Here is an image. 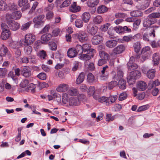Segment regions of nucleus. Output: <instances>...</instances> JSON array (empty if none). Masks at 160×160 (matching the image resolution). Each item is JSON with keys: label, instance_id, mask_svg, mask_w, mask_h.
Returning <instances> with one entry per match:
<instances>
[{"label": "nucleus", "instance_id": "13", "mask_svg": "<svg viewBox=\"0 0 160 160\" xmlns=\"http://www.w3.org/2000/svg\"><path fill=\"white\" fill-rule=\"evenodd\" d=\"M103 40L102 37L99 35L93 36L92 39V44L94 45L99 44Z\"/></svg>", "mask_w": 160, "mask_h": 160}, {"label": "nucleus", "instance_id": "61", "mask_svg": "<svg viewBox=\"0 0 160 160\" xmlns=\"http://www.w3.org/2000/svg\"><path fill=\"white\" fill-rule=\"evenodd\" d=\"M50 26L49 25H46L40 31V33L42 34L48 32V30L50 28Z\"/></svg>", "mask_w": 160, "mask_h": 160}, {"label": "nucleus", "instance_id": "54", "mask_svg": "<svg viewBox=\"0 0 160 160\" xmlns=\"http://www.w3.org/2000/svg\"><path fill=\"white\" fill-rule=\"evenodd\" d=\"M130 15L132 17H139L140 16V11L139 10L133 11L131 12Z\"/></svg>", "mask_w": 160, "mask_h": 160}, {"label": "nucleus", "instance_id": "32", "mask_svg": "<svg viewBox=\"0 0 160 160\" xmlns=\"http://www.w3.org/2000/svg\"><path fill=\"white\" fill-rule=\"evenodd\" d=\"M108 8L104 5H101L98 8L97 12L98 13H103L108 11Z\"/></svg>", "mask_w": 160, "mask_h": 160}, {"label": "nucleus", "instance_id": "3", "mask_svg": "<svg viewBox=\"0 0 160 160\" xmlns=\"http://www.w3.org/2000/svg\"><path fill=\"white\" fill-rule=\"evenodd\" d=\"M117 98V96H111L109 98L105 96L100 97L98 102L100 103H104L107 106L114 102Z\"/></svg>", "mask_w": 160, "mask_h": 160}, {"label": "nucleus", "instance_id": "30", "mask_svg": "<svg viewBox=\"0 0 160 160\" xmlns=\"http://www.w3.org/2000/svg\"><path fill=\"white\" fill-rule=\"evenodd\" d=\"M85 74L83 72H81L79 75L76 80V83L79 84L82 83L84 80Z\"/></svg>", "mask_w": 160, "mask_h": 160}, {"label": "nucleus", "instance_id": "39", "mask_svg": "<svg viewBox=\"0 0 160 160\" xmlns=\"http://www.w3.org/2000/svg\"><path fill=\"white\" fill-rule=\"evenodd\" d=\"M68 94L71 96H75L78 94V92L76 88H72L69 90L68 91Z\"/></svg>", "mask_w": 160, "mask_h": 160}, {"label": "nucleus", "instance_id": "38", "mask_svg": "<svg viewBox=\"0 0 160 160\" xmlns=\"http://www.w3.org/2000/svg\"><path fill=\"white\" fill-rule=\"evenodd\" d=\"M123 75V72L120 70L118 69L117 75L115 76L114 78L117 81L119 79H123L122 78Z\"/></svg>", "mask_w": 160, "mask_h": 160}, {"label": "nucleus", "instance_id": "8", "mask_svg": "<svg viewBox=\"0 0 160 160\" xmlns=\"http://www.w3.org/2000/svg\"><path fill=\"white\" fill-rule=\"evenodd\" d=\"M8 24L10 29L14 31H16L20 27V24L12 20L8 21Z\"/></svg>", "mask_w": 160, "mask_h": 160}, {"label": "nucleus", "instance_id": "44", "mask_svg": "<svg viewBox=\"0 0 160 160\" xmlns=\"http://www.w3.org/2000/svg\"><path fill=\"white\" fill-rule=\"evenodd\" d=\"M150 48L149 46H146L143 48L141 52L142 54L149 55L148 51L150 50Z\"/></svg>", "mask_w": 160, "mask_h": 160}, {"label": "nucleus", "instance_id": "18", "mask_svg": "<svg viewBox=\"0 0 160 160\" xmlns=\"http://www.w3.org/2000/svg\"><path fill=\"white\" fill-rule=\"evenodd\" d=\"M80 7L77 5L76 2H74L69 8V11L73 12H77L80 11Z\"/></svg>", "mask_w": 160, "mask_h": 160}, {"label": "nucleus", "instance_id": "41", "mask_svg": "<svg viewBox=\"0 0 160 160\" xmlns=\"http://www.w3.org/2000/svg\"><path fill=\"white\" fill-rule=\"evenodd\" d=\"M102 21V17L99 15L97 16L93 19V22L95 24H99Z\"/></svg>", "mask_w": 160, "mask_h": 160}, {"label": "nucleus", "instance_id": "22", "mask_svg": "<svg viewBox=\"0 0 160 160\" xmlns=\"http://www.w3.org/2000/svg\"><path fill=\"white\" fill-rule=\"evenodd\" d=\"M133 47L134 49V51L136 53V57L137 58H140L139 52L140 50V42H137L135 43L133 45Z\"/></svg>", "mask_w": 160, "mask_h": 160}, {"label": "nucleus", "instance_id": "62", "mask_svg": "<svg viewBox=\"0 0 160 160\" xmlns=\"http://www.w3.org/2000/svg\"><path fill=\"white\" fill-rule=\"evenodd\" d=\"M150 36H149V34H148L147 33H144L142 36V38L144 40H145L146 41L148 42H149L150 41H152L151 39H150Z\"/></svg>", "mask_w": 160, "mask_h": 160}, {"label": "nucleus", "instance_id": "40", "mask_svg": "<svg viewBox=\"0 0 160 160\" xmlns=\"http://www.w3.org/2000/svg\"><path fill=\"white\" fill-rule=\"evenodd\" d=\"M84 22L81 19H77L75 22V26L78 28H81L83 27Z\"/></svg>", "mask_w": 160, "mask_h": 160}, {"label": "nucleus", "instance_id": "56", "mask_svg": "<svg viewBox=\"0 0 160 160\" xmlns=\"http://www.w3.org/2000/svg\"><path fill=\"white\" fill-rule=\"evenodd\" d=\"M110 25V24L109 23H106L102 25L100 27V29L102 31L105 32L108 30Z\"/></svg>", "mask_w": 160, "mask_h": 160}, {"label": "nucleus", "instance_id": "52", "mask_svg": "<svg viewBox=\"0 0 160 160\" xmlns=\"http://www.w3.org/2000/svg\"><path fill=\"white\" fill-rule=\"evenodd\" d=\"M122 30V27L120 26H116L114 28V30L120 34H123Z\"/></svg>", "mask_w": 160, "mask_h": 160}, {"label": "nucleus", "instance_id": "28", "mask_svg": "<svg viewBox=\"0 0 160 160\" xmlns=\"http://www.w3.org/2000/svg\"><path fill=\"white\" fill-rule=\"evenodd\" d=\"M36 85L33 83H30L25 89V90L27 92L34 93L35 92V88H36Z\"/></svg>", "mask_w": 160, "mask_h": 160}, {"label": "nucleus", "instance_id": "26", "mask_svg": "<svg viewBox=\"0 0 160 160\" xmlns=\"http://www.w3.org/2000/svg\"><path fill=\"white\" fill-rule=\"evenodd\" d=\"M108 65H106L103 67L101 72H100V77H106L108 75Z\"/></svg>", "mask_w": 160, "mask_h": 160}, {"label": "nucleus", "instance_id": "63", "mask_svg": "<svg viewBox=\"0 0 160 160\" xmlns=\"http://www.w3.org/2000/svg\"><path fill=\"white\" fill-rule=\"evenodd\" d=\"M60 30L58 28H56L54 29L52 32V35L53 36L56 37L59 33Z\"/></svg>", "mask_w": 160, "mask_h": 160}, {"label": "nucleus", "instance_id": "34", "mask_svg": "<svg viewBox=\"0 0 160 160\" xmlns=\"http://www.w3.org/2000/svg\"><path fill=\"white\" fill-rule=\"evenodd\" d=\"M8 31H3L1 33L2 39L3 40H6L10 36L11 33L9 30Z\"/></svg>", "mask_w": 160, "mask_h": 160}, {"label": "nucleus", "instance_id": "7", "mask_svg": "<svg viewBox=\"0 0 160 160\" xmlns=\"http://www.w3.org/2000/svg\"><path fill=\"white\" fill-rule=\"evenodd\" d=\"M75 36L81 42H85L88 39V34L83 31H80L76 34Z\"/></svg>", "mask_w": 160, "mask_h": 160}, {"label": "nucleus", "instance_id": "19", "mask_svg": "<svg viewBox=\"0 0 160 160\" xmlns=\"http://www.w3.org/2000/svg\"><path fill=\"white\" fill-rule=\"evenodd\" d=\"M68 88V85L66 84L62 83L59 84L56 88L58 92H63L66 91Z\"/></svg>", "mask_w": 160, "mask_h": 160}, {"label": "nucleus", "instance_id": "58", "mask_svg": "<svg viewBox=\"0 0 160 160\" xmlns=\"http://www.w3.org/2000/svg\"><path fill=\"white\" fill-rule=\"evenodd\" d=\"M148 88L147 83L144 81H141V91H143Z\"/></svg>", "mask_w": 160, "mask_h": 160}, {"label": "nucleus", "instance_id": "10", "mask_svg": "<svg viewBox=\"0 0 160 160\" xmlns=\"http://www.w3.org/2000/svg\"><path fill=\"white\" fill-rule=\"evenodd\" d=\"M68 103L69 105L71 106H79L80 104L78 98L76 97H72L70 98Z\"/></svg>", "mask_w": 160, "mask_h": 160}, {"label": "nucleus", "instance_id": "24", "mask_svg": "<svg viewBox=\"0 0 160 160\" xmlns=\"http://www.w3.org/2000/svg\"><path fill=\"white\" fill-rule=\"evenodd\" d=\"M147 77L150 79H153L156 75V70L154 69H150L146 73Z\"/></svg>", "mask_w": 160, "mask_h": 160}, {"label": "nucleus", "instance_id": "15", "mask_svg": "<svg viewBox=\"0 0 160 160\" xmlns=\"http://www.w3.org/2000/svg\"><path fill=\"white\" fill-rule=\"evenodd\" d=\"M20 45L21 46L24 47V52L27 55H29L31 54L32 52V47L30 46V45L25 44H21L19 43Z\"/></svg>", "mask_w": 160, "mask_h": 160}, {"label": "nucleus", "instance_id": "45", "mask_svg": "<svg viewBox=\"0 0 160 160\" xmlns=\"http://www.w3.org/2000/svg\"><path fill=\"white\" fill-rule=\"evenodd\" d=\"M29 83L28 80L27 79H24L22 80L20 84V87L22 88H25L28 86Z\"/></svg>", "mask_w": 160, "mask_h": 160}, {"label": "nucleus", "instance_id": "57", "mask_svg": "<svg viewBox=\"0 0 160 160\" xmlns=\"http://www.w3.org/2000/svg\"><path fill=\"white\" fill-rule=\"evenodd\" d=\"M1 29L2 31H8L9 30L8 26L5 23H2L1 24Z\"/></svg>", "mask_w": 160, "mask_h": 160}, {"label": "nucleus", "instance_id": "55", "mask_svg": "<svg viewBox=\"0 0 160 160\" xmlns=\"http://www.w3.org/2000/svg\"><path fill=\"white\" fill-rule=\"evenodd\" d=\"M37 77L42 80H45L47 78V76L45 73L41 72L39 73Z\"/></svg>", "mask_w": 160, "mask_h": 160}, {"label": "nucleus", "instance_id": "1", "mask_svg": "<svg viewBox=\"0 0 160 160\" xmlns=\"http://www.w3.org/2000/svg\"><path fill=\"white\" fill-rule=\"evenodd\" d=\"M128 70L134 71L130 72L129 75L127 77V82L130 85L134 83L135 80L140 77V72L138 70H135L138 68V65L135 63H129L128 65Z\"/></svg>", "mask_w": 160, "mask_h": 160}, {"label": "nucleus", "instance_id": "47", "mask_svg": "<svg viewBox=\"0 0 160 160\" xmlns=\"http://www.w3.org/2000/svg\"><path fill=\"white\" fill-rule=\"evenodd\" d=\"M118 85L117 81H112L110 82L108 86V88L109 89H111Z\"/></svg>", "mask_w": 160, "mask_h": 160}, {"label": "nucleus", "instance_id": "17", "mask_svg": "<svg viewBox=\"0 0 160 160\" xmlns=\"http://www.w3.org/2000/svg\"><path fill=\"white\" fill-rule=\"evenodd\" d=\"M0 52L3 56H7L9 58L11 57V54L8 48L7 47L4 46V45H3L1 48Z\"/></svg>", "mask_w": 160, "mask_h": 160}, {"label": "nucleus", "instance_id": "36", "mask_svg": "<svg viewBox=\"0 0 160 160\" xmlns=\"http://www.w3.org/2000/svg\"><path fill=\"white\" fill-rule=\"evenodd\" d=\"M32 23V21H29L23 24L21 27V29L23 31L27 30L29 28Z\"/></svg>", "mask_w": 160, "mask_h": 160}, {"label": "nucleus", "instance_id": "5", "mask_svg": "<svg viewBox=\"0 0 160 160\" xmlns=\"http://www.w3.org/2000/svg\"><path fill=\"white\" fill-rule=\"evenodd\" d=\"M150 29V31L148 34L150 36L149 39L152 40L155 38L156 35L159 33L160 29L159 26L155 25L151 28Z\"/></svg>", "mask_w": 160, "mask_h": 160}, {"label": "nucleus", "instance_id": "43", "mask_svg": "<svg viewBox=\"0 0 160 160\" xmlns=\"http://www.w3.org/2000/svg\"><path fill=\"white\" fill-rule=\"evenodd\" d=\"M148 17L149 18L153 19L154 18H160V12H152L150 14Z\"/></svg>", "mask_w": 160, "mask_h": 160}, {"label": "nucleus", "instance_id": "51", "mask_svg": "<svg viewBox=\"0 0 160 160\" xmlns=\"http://www.w3.org/2000/svg\"><path fill=\"white\" fill-rule=\"evenodd\" d=\"M7 71V70L6 68H0V77L1 78L5 77Z\"/></svg>", "mask_w": 160, "mask_h": 160}, {"label": "nucleus", "instance_id": "42", "mask_svg": "<svg viewBox=\"0 0 160 160\" xmlns=\"http://www.w3.org/2000/svg\"><path fill=\"white\" fill-rule=\"evenodd\" d=\"M8 7V6L6 2L2 0H0V10H6Z\"/></svg>", "mask_w": 160, "mask_h": 160}, {"label": "nucleus", "instance_id": "4", "mask_svg": "<svg viewBox=\"0 0 160 160\" xmlns=\"http://www.w3.org/2000/svg\"><path fill=\"white\" fill-rule=\"evenodd\" d=\"M98 29V27L94 26L91 22H90L87 25L86 30L88 32L90 35H95L97 32Z\"/></svg>", "mask_w": 160, "mask_h": 160}, {"label": "nucleus", "instance_id": "31", "mask_svg": "<svg viewBox=\"0 0 160 160\" xmlns=\"http://www.w3.org/2000/svg\"><path fill=\"white\" fill-rule=\"evenodd\" d=\"M52 37V35L50 33L45 34L42 35L41 38L42 41L44 42H47L49 41Z\"/></svg>", "mask_w": 160, "mask_h": 160}, {"label": "nucleus", "instance_id": "59", "mask_svg": "<svg viewBox=\"0 0 160 160\" xmlns=\"http://www.w3.org/2000/svg\"><path fill=\"white\" fill-rule=\"evenodd\" d=\"M150 45L153 48H157L158 47V41L156 42V41L152 39V41L149 42Z\"/></svg>", "mask_w": 160, "mask_h": 160}, {"label": "nucleus", "instance_id": "11", "mask_svg": "<svg viewBox=\"0 0 160 160\" xmlns=\"http://www.w3.org/2000/svg\"><path fill=\"white\" fill-rule=\"evenodd\" d=\"M156 22V21L155 20L149 18L148 17L144 19L143 21V25L145 27H149Z\"/></svg>", "mask_w": 160, "mask_h": 160}, {"label": "nucleus", "instance_id": "49", "mask_svg": "<svg viewBox=\"0 0 160 160\" xmlns=\"http://www.w3.org/2000/svg\"><path fill=\"white\" fill-rule=\"evenodd\" d=\"M49 47L50 49L52 51H55L57 49V45L53 42H49Z\"/></svg>", "mask_w": 160, "mask_h": 160}, {"label": "nucleus", "instance_id": "2", "mask_svg": "<svg viewBox=\"0 0 160 160\" xmlns=\"http://www.w3.org/2000/svg\"><path fill=\"white\" fill-rule=\"evenodd\" d=\"M36 40L35 35L32 33H28L25 35L24 39H21L19 43L25 44L27 45H30L32 43Z\"/></svg>", "mask_w": 160, "mask_h": 160}, {"label": "nucleus", "instance_id": "6", "mask_svg": "<svg viewBox=\"0 0 160 160\" xmlns=\"http://www.w3.org/2000/svg\"><path fill=\"white\" fill-rule=\"evenodd\" d=\"M45 16L43 14L40 15L35 17L33 20V22L35 24V27L38 26L43 24L44 22L43 19Z\"/></svg>", "mask_w": 160, "mask_h": 160}, {"label": "nucleus", "instance_id": "50", "mask_svg": "<svg viewBox=\"0 0 160 160\" xmlns=\"http://www.w3.org/2000/svg\"><path fill=\"white\" fill-rule=\"evenodd\" d=\"M88 81L89 83H93L94 80V77L92 73H89L87 76Z\"/></svg>", "mask_w": 160, "mask_h": 160}, {"label": "nucleus", "instance_id": "48", "mask_svg": "<svg viewBox=\"0 0 160 160\" xmlns=\"http://www.w3.org/2000/svg\"><path fill=\"white\" fill-rule=\"evenodd\" d=\"M71 0H65L60 5V7L64 8L69 6L71 3Z\"/></svg>", "mask_w": 160, "mask_h": 160}, {"label": "nucleus", "instance_id": "23", "mask_svg": "<svg viewBox=\"0 0 160 160\" xmlns=\"http://www.w3.org/2000/svg\"><path fill=\"white\" fill-rule=\"evenodd\" d=\"M91 16L90 14L88 12H85L83 13L81 16L82 20L85 23L88 22L90 19Z\"/></svg>", "mask_w": 160, "mask_h": 160}, {"label": "nucleus", "instance_id": "60", "mask_svg": "<svg viewBox=\"0 0 160 160\" xmlns=\"http://www.w3.org/2000/svg\"><path fill=\"white\" fill-rule=\"evenodd\" d=\"M140 24V20H136L133 23V29L136 30L139 28V25Z\"/></svg>", "mask_w": 160, "mask_h": 160}, {"label": "nucleus", "instance_id": "14", "mask_svg": "<svg viewBox=\"0 0 160 160\" xmlns=\"http://www.w3.org/2000/svg\"><path fill=\"white\" fill-rule=\"evenodd\" d=\"M90 52V53H87L86 54H82L79 57V58L81 60L87 61L90 60L93 57L94 53Z\"/></svg>", "mask_w": 160, "mask_h": 160}, {"label": "nucleus", "instance_id": "25", "mask_svg": "<svg viewBox=\"0 0 160 160\" xmlns=\"http://www.w3.org/2000/svg\"><path fill=\"white\" fill-rule=\"evenodd\" d=\"M99 55L101 59L106 61L109 60L110 58L109 55L103 51H101L99 52Z\"/></svg>", "mask_w": 160, "mask_h": 160}, {"label": "nucleus", "instance_id": "37", "mask_svg": "<svg viewBox=\"0 0 160 160\" xmlns=\"http://www.w3.org/2000/svg\"><path fill=\"white\" fill-rule=\"evenodd\" d=\"M75 50V52H76L77 54L80 56L82 54V52H83L82 46L80 45H77L76 46Z\"/></svg>", "mask_w": 160, "mask_h": 160}, {"label": "nucleus", "instance_id": "35", "mask_svg": "<svg viewBox=\"0 0 160 160\" xmlns=\"http://www.w3.org/2000/svg\"><path fill=\"white\" fill-rule=\"evenodd\" d=\"M118 86L119 88L122 89H124L126 88V82L123 79L118 80Z\"/></svg>", "mask_w": 160, "mask_h": 160}, {"label": "nucleus", "instance_id": "53", "mask_svg": "<svg viewBox=\"0 0 160 160\" xmlns=\"http://www.w3.org/2000/svg\"><path fill=\"white\" fill-rule=\"evenodd\" d=\"M95 88L93 86H90L88 91V94L90 96L92 95L95 93Z\"/></svg>", "mask_w": 160, "mask_h": 160}, {"label": "nucleus", "instance_id": "12", "mask_svg": "<svg viewBox=\"0 0 160 160\" xmlns=\"http://www.w3.org/2000/svg\"><path fill=\"white\" fill-rule=\"evenodd\" d=\"M21 72L22 75L26 78L29 77L31 75V70L28 66H25L22 68Z\"/></svg>", "mask_w": 160, "mask_h": 160}, {"label": "nucleus", "instance_id": "29", "mask_svg": "<svg viewBox=\"0 0 160 160\" xmlns=\"http://www.w3.org/2000/svg\"><path fill=\"white\" fill-rule=\"evenodd\" d=\"M68 56L70 58L76 57L77 55L75 50L74 48H70L68 49L67 52Z\"/></svg>", "mask_w": 160, "mask_h": 160}, {"label": "nucleus", "instance_id": "27", "mask_svg": "<svg viewBox=\"0 0 160 160\" xmlns=\"http://www.w3.org/2000/svg\"><path fill=\"white\" fill-rule=\"evenodd\" d=\"M153 65H157L159 63L160 58L159 55L158 53H155L153 54L152 56Z\"/></svg>", "mask_w": 160, "mask_h": 160}, {"label": "nucleus", "instance_id": "20", "mask_svg": "<svg viewBox=\"0 0 160 160\" xmlns=\"http://www.w3.org/2000/svg\"><path fill=\"white\" fill-rule=\"evenodd\" d=\"M125 50V47L122 45H119L114 48L113 50V52L118 54L122 53Z\"/></svg>", "mask_w": 160, "mask_h": 160}, {"label": "nucleus", "instance_id": "21", "mask_svg": "<svg viewBox=\"0 0 160 160\" xmlns=\"http://www.w3.org/2000/svg\"><path fill=\"white\" fill-rule=\"evenodd\" d=\"M105 44L108 47L112 48L117 45V41L113 39L109 40L106 42Z\"/></svg>", "mask_w": 160, "mask_h": 160}, {"label": "nucleus", "instance_id": "9", "mask_svg": "<svg viewBox=\"0 0 160 160\" xmlns=\"http://www.w3.org/2000/svg\"><path fill=\"white\" fill-rule=\"evenodd\" d=\"M21 16V12L19 11H16L12 12L11 16L9 14H7L6 19L7 20L8 18L10 17L11 18L15 20H18L20 19Z\"/></svg>", "mask_w": 160, "mask_h": 160}, {"label": "nucleus", "instance_id": "33", "mask_svg": "<svg viewBox=\"0 0 160 160\" xmlns=\"http://www.w3.org/2000/svg\"><path fill=\"white\" fill-rule=\"evenodd\" d=\"M99 0H90L88 1V6L90 7H93L97 5L99 3Z\"/></svg>", "mask_w": 160, "mask_h": 160}, {"label": "nucleus", "instance_id": "16", "mask_svg": "<svg viewBox=\"0 0 160 160\" xmlns=\"http://www.w3.org/2000/svg\"><path fill=\"white\" fill-rule=\"evenodd\" d=\"M82 47L84 52L90 53V52H92V53H95V50L94 49L91 48V46L88 44H86L82 45Z\"/></svg>", "mask_w": 160, "mask_h": 160}, {"label": "nucleus", "instance_id": "46", "mask_svg": "<svg viewBox=\"0 0 160 160\" xmlns=\"http://www.w3.org/2000/svg\"><path fill=\"white\" fill-rule=\"evenodd\" d=\"M37 55L41 59H44L46 56V52L42 50L38 53Z\"/></svg>", "mask_w": 160, "mask_h": 160}, {"label": "nucleus", "instance_id": "64", "mask_svg": "<svg viewBox=\"0 0 160 160\" xmlns=\"http://www.w3.org/2000/svg\"><path fill=\"white\" fill-rule=\"evenodd\" d=\"M127 97V95L125 92H123L121 93L118 99L119 101H122Z\"/></svg>", "mask_w": 160, "mask_h": 160}]
</instances>
